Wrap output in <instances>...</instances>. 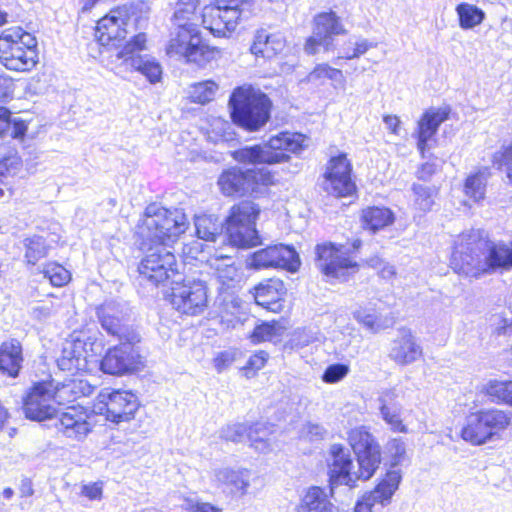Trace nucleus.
Listing matches in <instances>:
<instances>
[{"mask_svg":"<svg viewBox=\"0 0 512 512\" xmlns=\"http://www.w3.org/2000/svg\"><path fill=\"white\" fill-rule=\"evenodd\" d=\"M188 221L179 209H166L157 203L149 204L136 227L140 249L144 256L138 265L141 282L158 286L165 281L181 278L179 264L170 245L186 232Z\"/></svg>","mask_w":512,"mask_h":512,"instance_id":"1","label":"nucleus"},{"mask_svg":"<svg viewBox=\"0 0 512 512\" xmlns=\"http://www.w3.org/2000/svg\"><path fill=\"white\" fill-rule=\"evenodd\" d=\"M451 267L458 274L472 278L512 269V248L488 240L484 230L470 229L454 241Z\"/></svg>","mask_w":512,"mask_h":512,"instance_id":"2","label":"nucleus"},{"mask_svg":"<svg viewBox=\"0 0 512 512\" xmlns=\"http://www.w3.org/2000/svg\"><path fill=\"white\" fill-rule=\"evenodd\" d=\"M348 442L356 455L358 470L351 471L353 462L349 451L343 445H331L328 463L331 486L354 487L357 480H369L381 463L380 445L367 427L351 429L348 433Z\"/></svg>","mask_w":512,"mask_h":512,"instance_id":"3","label":"nucleus"},{"mask_svg":"<svg viewBox=\"0 0 512 512\" xmlns=\"http://www.w3.org/2000/svg\"><path fill=\"white\" fill-rule=\"evenodd\" d=\"M54 397L48 383L34 384L23 399L22 409L25 417L33 421L55 419V427L64 436L78 441L83 440L92 429L88 422V411L80 405L58 411L52 404Z\"/></svg>","mask_w":512,"mask_h":512,"instance_id":"4","label":"nucleus"},{"mask_svg":"<svg viewBox=\"0 0 512 512\" xmlns=\"http://www.w3.org/2000/svg\"><path fill=\"white\" fill-rule=\"evenodd\" d=\"M271 107L269 97L251 85L235 88L229 98L233 123L250 132L258 131L269 121Z\"/></svg>","mask_w":512,"mask_h":512,"instance_id":"5","label":"nucleus"},{"mask_svg":"<svg viewBox=\"0 0 512 512\" xmlns=\"http://www.w3.org/2000/svg\"><path fill=\"white\" fill-rule=\"evenodd\" d=\"M0 62L9 70H32L38 63L36 38L21 27L5 29L0 35Z\"/></svg>","mask_w":512,"mask_h":512,"instance_id":"6","label":"nucleus"},{"mask_svg":"<svg viewBox=\"0 0 512 512\" xmlns=\"http://www.w3.org/2000/svg\"><path fill=\"white\" fill-rule=\"evenodd\" d=\"M253 164L252 168H232L222 173L218 180L223 194L254 195L262 193V188L274 184V174L264 164L273 162H248Z\"/></svg>","mask_w":512,"mask_h":512,"instance_id":"7","label":"nucleus"},{"mask_svg":"<svg viewBox=\"0 0 512 512\" xmlns=\"http://www.w3.org/2000/svg\"><path fill=\"white\" fill-rule=\"evenodd\" d=\"M259 214L260 207L252 201H242L231 207L225 219V229L233 246L250 248L262 244L255 227Z\"/></svg>","mask_w":512,"mask_h":512,"instance_id":"8","label":"nucleus"},{"mask_svg":"<svg viewBox=\"0 0 512 512\" xmlns=\"http://www.w3.org/2000/svg\"><path fill=\"white\" fill-rule=\"evenodd\" d=\"M253 0H214L202 11V24L216 37H228L243 17H247Z\"/></svg>","mask_w":512,"mask_h":512,"instance_id":"9","label":"nucleus"},{"mask_svg":"<svg viewBox=\"0 0 512 512\" xmlns=\"http://www.w3.org/2000/svg\"><path fill=\"white\" fill-rule=\"evenodd\" d=\"M511 425L512 412L497 408L483 409L466 417L461 437L473 445H482L499 436Z\"/></svg>","mask_w":512,"mask_h":512,"instance_id":"10","label":"nucleus"},{"mask_svg":"<svg viewBox=\"0 0 512 512\" xmlns=\"http://www.w3.org/2000/svg\"><path fill=\"white\" fill-rule=\"evenodd\" d=\"M170 57L183 58L187 63L205 66L215 58L217 50L206 45L196 26H175L166 47Z\"/></svg>","mask_w":512,"mask_h":512,"instance_id":"11","label":"nucleus"},{"mask_svg":"<svg viewBox=\"0 0 512 512\" xmlns=\"http://www.w3.org/2000/svg\"><path fill=\"white\" fill-rule=\"evenodd\" d=\"M315 252V265L329 282H346L358 271V264L345 245L332 242L318 244Z\"/></svg>","mask_w":512,"mask_h":512,"instance_id":"12","label":"nucleus"},{"mask_svg":"<svg viewBox=\"0 0 512 512\" xmlns=\"http://www.w3.org/2000/svg\"><path fill=\"white\" fill-rule=\"evenodd\" d=\"M145 20L137 14L133 5H123L112 9L97 22L95 37L102 46L112 45L124 39L129 31L137 30Z\"/></svg>","mask_w":512,"mask_h":512,"instance_id":"13","label":"nucleus"},{"mask_svg":"<svg viewBox=\"0 0 512 512\" xmlns=\"http://www.w3.org/2000/svg\"><path fill=\"white\" fill-rule=\"evenodd\" d=\"M308 138L300 133L282 132L273 136L268 141V146L272 150H279L273 156H266L265 151L259 145L246 146L232 153L235 160H289V156L284 152L299 154L308 146Z\"/></svg>","mask_w":512,"mask_h":512,"instance_id":"14","label":"nucleus"},{"mask_svg":"<svg viewBox=\"0 0 512 512\" xmlns=\"http://www.w3.org/2000/svg\"><path fill=\"white\" fill-rule=\"evenodd\" d=\"M171 304L179 312L187 315L201 314L207 307L206 283L194 278H177L171 284Z\"/></svg>","mask_w":512,"mask_h":512,"instance_id":"15","label":"nucleus"},{"mask_svg":"<svg viewBox=\"0 0 512 512\" xmlns=\"http://www.w3.org/2000/svg\"><path fill=\"white\" fill-rule=\"evenodd\" d=\"M147 38L145 33H138L126 45L117 50L115 56L118 60L129 65L133 70L141 73L151 84L161 81L163 69L159 61L150 55H141L145 49Z\"/></svg>","mask_w":512,"mask_h":512,"instance_id":"16","label":"nucleus"},{"mask_svg":"<svg viewBox=\"0 0 512 512\" xmlns=\"http://www.w3.org/2000/svg\"><path fill=\"white\" fill-rule=\"evenodd\" d=\"M138 398L131 391L106 389L98 396L94 412L113 423L130 421L138 410Z\"/></svg>","mask_w":512,"mask_h":512,"instance_id":"17","label":"nucleus"},{"mask_svg":"<svg viewBox=\"0 0 512 512\" xmlns=\"http://www.w3.org/2000/svg\"><path fill=\"white\" fill-rule=\"evenodd\" d=\"M96 314L108 335L119 341L140 342V335L128 324L129 308L125 303L106 301L97 308Z\"/></svg>","mask_w":512,"mask_h":512,"instance_id":"18","label":"nucleus"},{"mask_svg":"<svg viewBox=\"0 0 512 512\" xmlns=\"http://www.w3.org/2000/svg\"><path fill=\"white\" fill-rule=\"evenodd\" d=\"M247 263L250 268L254 269L280 267L293 272L301 264L294 247L284 244L272 245L255 251L248 258Z\"/></svg>","mask_w":512,"mask_h":512,"instance_id":"19","label":"nucleus"},{"mask_svg":"<svg viewBox=\"0 0 512 512\" xmlns=\"http://www.w3.org/2000/svg\"><path fill=\"white\" fill-rule=\"evenodd\" d=\"M136 343L120 341L119 345L109 348L100 361L101 371L110 375H124L135 371L140 364Z\"/></svg>","mask_w":512,"mask_h":512,"instance_id":"20","label":"nucleus"},{"mask_svg":"<svg viewBox=\"0 0 512 512\" xmlns=\"http://www.w3.org/2000/svg\"><path fill=\"white\" fill-rule=\"evenodd\" d=\"M350 162H328L319 185L329 195L338 198L352 196L356 192V184L352 180Z\"/></svg>","mask_w":512,"mask_h":512,"instance_id":"21","label":"nucleus"},{"mask_svg":"<svg viewBox=\"0 0 512 512\" xmlns=\"http://www.w3.org/2000/svg\"><path fill=\"white\" fill-rule=\"evenodd\" d=\"M448 119V112L441 108L427 109L417 122L412 134L416 139L417 149L422 158L432 157L430 152L436 144V133L440 125Z\"/></svg>","mask_w":512,"mask_h":512,"instance_id":"22","label":"nucleus"},{"mask_svg":"<svg viewBox=\"0 0 512 512\" xmlns=\"http://www.w3.org/2000/svg\"><path fill=\"white\" fill-rule=\"evenodd\" d=\"M314 24L313 35L307 39L304 48L310 55L317 53L319 46L328 50L332 45V36L346 33L339 17L333 11L316 15Z\"/></svg>","mask_w":512,"mask_h":512,"instance_id":"23","label":"nucleus"},{"mask_svg":"<svg viewBox=\"0 0 512 512\" xmlns=\"http://www.w3.org/2000/svg\"><path fill=\"white\" fill-rule=\"evenodd\" d=\"M401 480L402 474L400 470H388L374 490L357 502L355 512H371V508L376 503L382 506L387 505L398 489Z\"/></svg>","mask_w":512,"mask_h":512,"instance_id":"24","label":"nucleus"},{"mask_svg":"<svg viewBox=\"0 0 512 512\" xmlns=\"http://www.w3.org/2000/svg\"><path fill=\"white\" fill-rule=\"evenodd\" d=\"M422 347L410 330L402 329L393 341L389 357L397 364L410 365L421 358Z\"/></svg>","mask_w":512,"mask_h":512,"instance_id":"25","label":"nucleus"},{"mask_svg":"<svg viewBox=\"0 0 512 512\" xmlns=\"http://www.w3.org/2000/svg\"><path fill=\"white\" fill-rule=\"evenodd\" d=\"M397 398L398 394L395 388L382 391L378 397L380 415L391 430L406 433L407 427L401 419L402 406L397 402Z\"/></svg>","mask_w":512,"mask_h":512,"instance_id":"26","label":"nucleus"},{"mask_svg":"<svg viewBox=\"0 0 512 512\" xmlns=\"http://www.w3.org/2000/svg\"><path fill=\"white\" fill-rule=\"evenodd\" d=\"M334 486L330 485L329 491L319 486L309 487L302 496L300 503L301 512H342L330 498L333 496Z\"/></svg>","mask_w":512,"mask_h":512,"instance_id":"27","label":"nucleus"},{"mask_svg":"<svg viewBox=\"0 0 512 512\" xmlns=\"http://www.w3.org/2000/svg\"><path fill=\"white\" fill-rule=\"evenodd\" d=\"M285 47L286 39L283 33L260 29L254 36L250 50L256 57L272 58L281 53Z\"/></svg>","mask_w":512,"mask_h":512,"instance_id":"28","label":"nucleus"},{"mask_svg":"<svg viewBox=\"0 0 512 512\" xmlns=\"http://www.w3.org/2000/svg\"><path fill=\"white\" fill-rule=\"evenodd\" d=\"M255 302L270 311L277 312L281 309V299L284 294V284L279 279H267L259 283L255 288Z\"/></svg>","mask_w":512,"mask_h":512,"instance_id":"29","label":"nucleus"},{"mask_svg":"<svg viewBox=\"0 0 512 512\" xmlns=\"http://www.w3.org/2000/svg\"><path fill=\"white\" fill-rule=\"evenodd\" d=\"M23 349L17 339H9L0 345V372L16 378L22 368Z\"/></svg>","mask_w":512,"mask_h":512,"instance_id":"30","label":"nucleus"},{"mask_svg":"<svg viewBox=\"0 0 512 512\" xmlns=\"http://www.w3.org/2000/svg\"><path fill=\"white\" fill-rule=\"evenodd\" d=\"M60 370L72 375L87 369V359L84 345L81 341L68 342L62 349L61 356L57 359Z\"/></svg>","mask_w":512,"mask_h":512,"instance_id":"31","label":"nucleus"},{"mask_svg":"<svg viewBox=\"0 0 512 512\" xmlns=\"http://www.w3.org/2000/svg\"><path fill=\"white\" fill-rule=\"evenodd\" d=\"M95 387L87 380L82 378H73L64 381L56 388L55 398L59 402H72L78 398L89 396L93 393Z\"/></svg>","mask_w":512,"mask_h":512,"instance_id":"32","label":"nucleus"},{"mask_svg":"<svg viewBox=\"0 0 512 512\" xmlns=\"http://www.w3.org/2000/svg\"><path fill=\"white\" fill-rule=\"evenodd\" d=\"M213 477L218 485H226L231 487L232 491L245 493L249 486L250 473L248 470L219 467L213 470Z\"/></svg>","mask_w":512,"mask_h":512,"instance_id":"33","label":"nucleus"},{"mask_svg":"<svg viewBox=\"0 0 512 512\" xmlns=\"http://www.w3.org/2000/svg\"><path fill=\"white\" fill-rule=\"evenodd\" d=\"M394 215L386 207H368L362 212V222L366 229L376 232L392 224Z\"/></svg>","mask_w":512,"mask_h":512,"instance_id":"34","label":"nucleus"},{"mask_svg":"<svg viewBox=\"0 0 512 512\" xmlns=\"http://www.w3.org/2000/svg\"><path fill=\"white\" fill-rule=\"evenodd\" d=\"M223 221H220L215 215H199L195 217V228L199 238L206 241H215L218 236H222Z\"/></svg>","mask_w":512,"mask_h":512,"instance_id":"35","label":"nucleus"},{"mask_svg":"<svg viewBox=\"0 0 512 512\" xmlns=\"http://www.w3.org/2000/svg\"><path fill=\"white\" fill-rule=\"evenodd\" d=\"M211 268L215 270L216 277L222 284L221 290L224 286L227 289L230 287L229 283L234 282L238 277V269L234 265L233 259L226 255H219L209 260Z\"/></svg>","mask_w":512,"mask_h":512,"instance_id":"36","label":"nucleus"},{"mask_svg":"<svg viewBox=\"0 0 512 512\" xmlns=\"http://www.w3.org/2000/svg\"><path fill=\"white\" fill-rule=\"evenodd\" d=\"M199 4V0H178L173 14L174 25L198 27L199 17L196 14V9Z\"/></svg>","mask_w":512,"mask_h":512,"instance_id":"37","label":"nucleus"},{"mask_svg":"<svg viewBox=\"0 0 512 512\" xmlns=\"http://www.w3.org/2000/svg\"><path fill=\"white\" fill-rule=\"evenodd\" d=\"M455 11L459 19V26L464 30L473 29L480 25L486 16L481 8L466 2L458 4Z\"/></svg>","mask_w":512,"mask_h":512,"instance_id":"38","label":"nucleus"},{"mask_svg":"<svg viewBox=\"0 0 512 512\" xmlns=\"http://www.w3.org/2000/svg\"><path fill=\"white\" fill-rule=\"evenodd\" d=\"M483 391L489 396L492 402L507 404L512 407V381L511 380H489Z\"/></svg>","mask_w":512,"mask_h":512,"instance_id":"39","label":"nucleus"},{"mask_svg":"<svg viewBox=\"0 0 512 512\" xmlns=\"http://www.w3.org/2000/svg\"><path fill=\"white\" fill-rule=\"evenodd\" d=\"M273 432V425L267 423H255L249 426L248 440L255 450L265 453L271 450V434Z\"/></svg>","mask_w":512,"mask_h":512,"instance_id":"40","label":"nucleus"},{"mask_svg":"<svg viewBox=\"0 0 512 512\" xmlns=\"http://www.w3.org/2000/svg\"><path fill=\"white\" fill-rule=\"evenodd\" d=\"M27 131V125L24 121L14 118L11 119V112L0 106V137L8 134L14 139H22Z\"/></svg>","mask_w":512,"mask_h":512,"instance_id":"41","label":"nucleus"},{"mask_svg":"<svg viewBox=\"0 0 512 512\" xmlns=\"http://www.w3.org/2000/svg\"><path fill=\"white\" fill-rule=\"evenodd\" d=\"M218 88L212 80L195 83L189 89V97L194 103L206 104L215 98Z\"/></svg>","mask_w":512,"mask_h":512,"instance_id":"42","label":"nucleus"},{"mask_svg":"<svg viewBox=\"0 0 512 512\" xmlns=\"http://www.w3.org/2000/svg\"><path fill=\"white\" fill-rule=\"evenodd\" d=\"M25 258L29 264H36L40 259L44 258L48 253L46 241L41 236H33L25 240Z\"/></svg>","mask_w":512,"mask_h":512,"instance_id":"43","label":"nucleus"},{"mask_svg":"<svg viewBox=\"0 0 512 512\" xmlns=\"http://www.w3.org/2000/svg\"><path fill=\"white\" fill-rule=\"evenodd\" d=\"M486 187V177L483 172H477L467 177L464 191L467 196L479 201L484 198Z\"/></svg>","mask_w":512,"mask_h":512,"instance_id":"44","label":"nucleus"},{"mask_svg":"<svg viewBox=\"0 0 512 512\" xmlns=\"http://www.w3.org/2000/svg\"><path fill=\"white\" fill-rule=\"evenodd\" d=\"M330 79L337 83L344 82V76L340 69L330 67L328 64L317 65L308 75L309 82H323Z\"/></svg>","mask_w":512,"mask_h":512,"instance_id":"45","label":"nucleus"},{"mask_svg":"<svg viewBox=\"0 0 512 512\" xmlns=\"http://www.w3.org/2000/svg\"><path fill=\"white\" fill-rule=\"evenodd\" d=\"M43 273L44 277L49 279L50 283L56 287H61L70 280V272L57 263L46 264Z\"/></svg>","mask_w":512,"mask_h":512,"instance_id":"46","label":"nucleus"},{"mask_svg":"<svg viewBox=\"0 0 512 512\" xmlns=\"http://www.w3.org/2000/svg\"><path fill=\"white\" fill-rule=\"evenodd\" d=\"M280 329L281 327L275 322H264L254 328L250 338L254 343L272 341L281 335Z\"/></svg>","mask_w":512,"mask_h":512,"instance_id":"47","label":"nucleus"},{"mask_svg":"<svg viewBox=\"0 0 512 512\" xmlns=\"http://www.w3.org/2000/svg\"><path fill=\"white\" fill-rule=\"evenodd\" d=\"M412 190L415 195L414 202L418 209L424 212L431 210L434 204V191L420 184H414Z\"/></svg>","mask_w":512,"mask_h":512,"instance_id":"48","label":"nucleus"},{"mask_svg":"<svg viewBox=\"0 0 512 512\" xmlns=\"http://www.w3.org/2000/svg\"><path fill=\"white\" fill-rule=\"evenodd\" d=\"M249 427L245 424H231L222 428L221 438L231 442H243L246 438L248 439Z\"/></svg>","mask_w":512,"mask_h":512,"instance_id":"49","label":"nucleus"},{"mask_svg":"<svg viewBox=\"0 0 512 512\" xmlns=\"http://www.w3.org/2000/svg\"><path fill=\"white\" fill-rule=\"evenodd\" d=\"M350 371V368L347 364L344 363H335L329 365L323 375L322 380L328 384L338 383L342 379H344Z\"/></svg>","mask_w":512,"mask_h":512,"instance_id":"50","label":"nucleus"},{"mask_svg":"<svg viewBox=\"0 0 512 512\" xmlns=\"http://www.w3.org/2000/svg\"><path fill=\"white\" fill-rule=\"evenodd\" d=\"M386 450L391 458V470H395L394 467L401 464L405 458V443L400 438H394L387 443Z\"/></svg>","mask_w":512,"mask_h":512,"instance_id":"51","label":"nucleus"},{"mask_svg":"<svg viewBox=\"0 0 512 512\" xmlns=\"http://www.w3.org/2000/svg\"><path fill=\"white\" fill-rule=\"evenodd\" d=\"M268 357L269 355L265 351H259L250 356L246 365L243 367L246 377H251L258 370L262 369L265 366Z\"/></svg>","mask_w":512,"mask_h":512,"instance_id":"52","label":"nucleus"},{"mask_svg":"<svg viewBox=\"0 0 512 512\" xmlns=\"http://www.w3.org/2000/svg\"><path fill=\"white\" fill-rule=\"evenodd\" d=\"M182 506L190 512H222L217 506L201 502L197 498H185Z\"/></svg>","mask_w":512,"mask_h":512,"instance_id":"53","label":"nucleus"},{"mask_svg":"<svg viewBox=\"0 0 512 512\" xmlns=\"http://www.w3.org/2000/svg\"><path fill=\"white\" fill-rule=\"evenodd\" d=\"M223 312L234 314L239 309L241 300L227 291H221L217 299Z\"/></svg>","mask_w":512,"mask_h":512,"instance_id":"54","label":"nucleus"},{"mask_svg":"<svg viewBox=\"0 0 512 512\" xmlns=\"http://www.w3.org/2000/svg\"><path fill=\"white\" fill-rule=\"evenodd\" d=\"M236 360V352L233 350H225L214 358V367L218 373H222L228 369Z\"/></svg>","mask_w":512,"mask_h":512,"instance_id":"55","label":"nucleus"},{"mask_svg":"<svg viewBox=\"0 0 512 512\" xmlns=\"http://www.w3.org/2000/svg\"><path fill=\"white\" fill-rule=\"evenodd\" d=\"M376 43L369 42L367 39L361 38L354 43V48L351 54L341 55L340 58L354 59L364 55L370 48L376 47Z\"/></svg>","mask_w":512,"mask_h":512,"instance_id":"56","label":"nucleus"},{"mask_svg":"<svg viewBox=\"0 0 512 512\" xmlns=\"http://www.w3.org/2000/svg\"><path fill=\"white\" fill-rule=\"evenodd\" d=\"M53 310L54 305L52 302H41L31 308V315L38 320H42L49 317Z\"/></svg>","mask_w":512,"mask_h":512,"instance_id":"57","label":"nucleus"},{"mask_svg":"<svg viewBox=\"0 0 512 512\" xmlns=\"http://www.w3.org/2000/svg\"><path fill=\"white\" fill-rule=\"evenodd\" d=\"M22 162H0V183L6 184L5 180L8 177H13L17 174L19 166Z\"/></svg>","mask_w":512,"mask_h":512,"instance_id":"58","label":"nucleus"},{"mask_svg":"<svg viewBox=\"0 0 512 512\" xmlns=\"http://www.w3.org/2000/svg\"><path fill=\"white\" fill-rule=\"evenodd\" d=\"M81 493L90 500H99L102 496V483L95 482L83 485Z\"/></svg>","mask_w":512,"mask_h":512,"instance_id":"59","label":"nucleus"},{"mask_svg":"<svg viewBox=\"0 0 512 512\" xmlns=\"http://www.w3.org/2000/svg\"><path fill=\"white\" fill-rule=\"evenodd\" d=\"M213 131L221 132L219 134V139H215L214 141H228L230 139V133L226 132V129L230 128V124L227 121L222 119H215L212 123Z\"/></svg>","mask_w":512,"mask_h":512,"instance_id":"60","label":"nucleus"},{"mask_svg":"<svg viewBox=\"0 0 512 512\" xmlns=\"http://www.w3.org/2000/svg\"><path fill=\"white\" fill-rule=\"evenodd\" d=\"M355 319L366 326L371 331H376L375 328V316L367 314L365 311L358 310L354 313Z\"/></svg>","mask_w":512,"mask_h":512,"instance_id":"61","label":"nucleus"},{"mask_svg":"<svg viewBox=\"0 0 512 512\" xmlns=\"http://www.w3.org/2000/svg\"><path fill=\"white\" fill-rule=\"evenodd\" d=\"M436 171V165L434 162H423L416 171V175L419 179L428 180Z\"/></svg>","mask_w":512,"mask_h":512,"instance_id":"62","label":"nucleus"},{"mask_svg":"<svg viewBox=\"0 0 512 512\" xmlns=\"http://www.w3.org/2000/svg\"><path fill=\"white\" fill-rule=\"evenodd\" d=\"M372 265L379 266V275L383 279H391L396 274L394 266L380 259L375 260V263H373Z\"/></svg>","mask_w":512,"mask_h":512,"instance_id":"63","label":"nucleus"},{"mask_svg":"<svg viewBox=\"0 0 512 512\" xmlns=\"http://www.w3.org/2000/svg\"><path fill=\"white\" fill-rule=\"evenodd\" d=\"M383 122L385 123L387 129L394 135L400 134L401 129V121L396 115H385L383 117Z\"/></svg>","mask_w":512,"mask_h":512,"instance_id":"64","label":"nucleus"}]
</instances>
